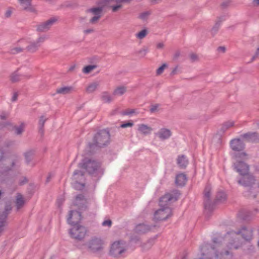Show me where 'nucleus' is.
Returning a JSON list of instances; mask_svg holds the SVG:
<instances>
[{
  "label": "nucleus",
  "mask_w": 259,
  "mask_h": 259,
  "mask_svg": "<svg viewBox=\"0 0 259 259\" xmlns=\"http://www.w3.org/2000/svg\"><path fill=\"white\" fill-rule=\"evenodd\" d=\"M178 194L168 193L162 197L159 201L160 208L154 213V219L156 221H163L171 215V209L169 207L171 202L178 199Z\"/></svg>",
  "instance_id": "nucleus-1"
},
{
  "label": "nucleus",
  "mask_w": 259,
  "mask_h": 259,
  "mask_svg": "<svg viewBox=\"0 0 259 259\" xmlns=\"http://www.w3.org/2000/svg\"><path fill=\"white\" fill-rule=\"evenodd\" d=\"M100 164L95 160H91L90 159L86 160L82 163L79 164V170H75L73 173V179L77 181L82 180L83 179V174L85 171L89 173H93L97 168L99 166ZM84 184L82 183L76 181L74 183V187L77 189H81L84 187Z\"/></svg>",
  "instance_id": "nucleus-2"
},
{
  "label": "nucleus",
  "mask_w": 259,
  "mask_h": 259,
  "mask_svg": "<svg viewBox=\"0 0 259 259\" xmlns=\"http://www.w3.org/2000/svg\"><path fill=\"white\" fill-rule=\"evenodd\" d=\"M235 168L237 171L242 177L241 179L238 181V183L244 186H250L254 183V179L253 177L249 174V167L245 163L238 161L235 164Z\"/></svg>",
  "instance_id": "nucleus-3"
},
{
  "label": "nucleus",
  "mask_w": 259,
  "mask_h": 259,
  "mask_svg": "<svg viewBox=\"0 0 259 259\" xmlns=\"http://www.w3.org/2000/svg\"><path fill=\"white\" fill-rule=\"evenodd\" d=\"M127 247L125 242L115 241L111 245L110 254L114 257H120L126 251Z\"/></svg>",
  "instance_id": "nucleus-4"
},
{
  "label": "nucleus",
  "mask_w": 259,
  "mask_h": 259,
  "mask_svg": "<svg viewBox=\"0 0 259 259\" xmlns=\"http://www.w3.org/2000/svg\"><path fill=\"white\" fill-rule=\"evenodd\" d=\"M104 241L99 237H93L87 243L88 249L92 252H97L102 250L105 247Z\"/></svg>",
  "instance_id": "nucleus-5"
},
{
  "label": "nucleus",
  "mask_w": 259,
  "mask_h": 259,
  "mask_svg": "<svg viewBox=\"0 0 259 259\" xmlns=\"http://www.w3.org/2000/svg\"><path fill=\"white\" fill-rule=\"evenodd\" d=\"M87 229L84 226L80 225L74 226L69 230L70 236L77 240L83 239L87 236Z\"/></svg>",
  "instance_id": "nucleus-6"
},
{
  "label": "nucleus",
  "mask_w": 259,
  "mask_h": 259,
  "mask_svg": "<svg viewBox=\"0 0 259 259\" xmlns=\"http://www.w3.org/2000/svg\"><path fill=\"white\" fill-rule=\"evenodd\" d=\"M109 138V132L106 130H102L95 135L94 140L96 145L101 147L108 143Z\"/></svg>",
  "instance_id": "nucleus-7"
},
{
  "label": "nucleus",
  "mask_w": 259,
  "mask_h": 259,
  "mask_svg": "<svg viewBox=\"0 0 259 259\" xmlns=\"http://www.w3.org/2000/svg\"><path fill=\"white\" fill-rule=\"evenodd\" d=\"M16 156L14 154H11L0 150V161H2L6 165V169H10V167L14 165V160H16Z\"/></svg>",
  "instance_id": "nucleus-8"
},
{
  "label": "nucleus",
  "mask_w": 259,
  "mask_h": 259,
  "mask_svg": "<svg viewBox=\"0 0 259 259\" xmlns=\"http://www.w3.org/2000/svg\"><path fill=\"white\" fill-rule=\"evenodd\" d=\"M81 219V215L79 212L71 210L69 212L67 222L68 224L73 227L74 226L79 225V223L80 222Z\"/></svg>",
  "instance_id": "nucleus-9"
},
{
  "label": "nucleus",
  "mask_w": 259,
  "mask_h": 259,
  "mask_svg": "<svg viewBox=\"0 0 259 259\" xmlns=\"http://www.w3.org/2000/svg\"><path fill=\"white\" fill-rule=\"evenodd\" d=\"M102 9L101 8H93L89 10V14L91 17L89 20V23L91 24H96L101 17Z\"/></svg>",
  "instance_id": "nucleus-10"
},
{
  "label": "nucleus",
  "mask_w": 259,
  "mask_h": 259,
  "mask_svg": "<svg viewBox=\"0 0 259 259\" xmlns=\"http://www.w3.org/2000/svg\"><path fill=\"white\" fill-rule=\"evenodd\" d=\"M130 0H107V4L111 8L112 12L118 11L122 7L123 3H128Z\"/></svg>",
  "instance_id": "nucleus-11"
},
{
  "label": "nucleus",
  "mask_w": 259,
  "mask_h": 259,
  "mask_svg": "<svg viewBox=\"0 0 259 259\" xmlns=\"http://www.w3.org/2000/svg\"><path fill=\"white\" fill-rule=\"evenodd\" d=\"M87 203V200L84 198V196L79 195L76 197L72 206L74 207V209L76 207H78L81 209L86 207Z\"/></svg>",
  "instance_id": "nucleus-12"
},
{
  "label": "nucleus",
  "mask_w": 259,
  "mask_h": 259,
  "mask_svg": "<svg viewBox=\"0 0 259 259\" xmlns=\"http://www.w3.org/2000/svg\"><path fill=\"white\" fill-rule=\"evenodd\" d=\"M232 149L236 151H241L244 147V145L240 139H234L231 141L230 143Z\"/></svg>",
  "instance_id": "nucleus-13"
},
{
  "label": "nucleus",
  "mask_w": 259,
  "mask_h": 259,
  "mask_svg": "<svg viewBox=\"0 0 259 259\" xmlns=\"http://www.w3.org/2000/svg\"><path fill=\"white\" fill-rule=\"evenodd\" d=\"M156 135L161 140H165L169 138L171 136V131L167 128H161Z\"/></svg>",
  "instance_id": "nucleus-14"
},
{
  "label": "nucleus",
  "mask_w": 259,
  "mask_h": 259,
  "mask_svg": "<svg viewBox=\"0 0 259 259\" xmlns=\"http://www.w3.org/2000/svg\"><path fill=\"white\" fill-rule=\"evenodd\" d=\"M32 0H18L19 4L22 8L28 11L34 12L35 8L31 5Z\"/></svg>",
  "instance_id": "nucleus-15"
},
{
  "label": "nucleus",
  "mask_w": 259,
  "mask_h": 259,
  "mask_svg": "<svg viewBox=\"0 0 259 259\" xmlns=\"http://www.w3.org/2000/svg\"><path fill=\"white\" fill-rule=\"evenodd\" d=\"M56 21L55 19H51L46 22L40 24L37 27V29L40 31H47L50 29L54 23Z\"/></svg>",
  "instance_id": "nucleus-16"
},
{
  "label": "nucleus",
  "mask_w": 259,
  "mask_h": 259,
  "mask_svg": "<svg viewBox=\"0 0 259 259\" xmlns=\"http://www.w3.org/2000/svg\"><path fill=\"white\" fill-rule=\"evenodd\" d=\"M56 21L55 19H51L46 22L40 24L37 27V29L40 31H47L50 29L54 23Z\"/></svg>",
  "instance_id": "nucleus-17"
},
{
  "label": "nucleus",
  "mask_w": 259,
  "mask_h": 259,
  "mask_svg": "<svg viewBox=\"0 0 259 259\" xmlns=\"http://www.w3.org/2000/svg\"><path fill=\"white\" fill-rule=\"evenodd\" d=\"M138 130L140 134L148 135L152 133L153 129L146 124H140L138 125Z\"/></svg>",
  "instance_id": "nucleus-18"
},
{
  "label": "nucleus",
  "mask_w": 259,
  "mask_h": 259,
  "mask_svg": "<svg viewBox=\"0 0 259 259\" xmlns=\"http://www.w3.org/2000/svg\"><path fill=\"white\" fill-rule=\"evenodd\" d=\"M243 137L249 142H256L259 141V134L256 133H248L243 135Z\"/></svg>",
  "instance_id": "nucleus-19"
},
{
  "label": "nucleus",
  "mask_w": 259,
  "mask_h": 259,
  "mask_svg": "<svg viewBox=\"0 0 259 259\" xmlns=\"http://www.w3.org/2000/svg\"><path fill=\"white\" fill-rule=\"evenodd\" d=\"M177 164L181 168H185L188 164V160L183 155H180L177 158Z\"/></svg>",
  "instance_id": "nucleus-20"
},
{
  "label": "nucleus",
  "mask_w": 259,
  "mask_h": 259,
  "mask_svg": "<svg viewBox=\"0 0 259 259\" xmlns=\"http://www.w3.org/2000/svg\"><path fill=\"white\" fill-rule=\"evenodd\" d=\"M187 177L184 174L178 175L176 178V183L179 186L184 185L187 182Z\"/></svg>",
  "instance_id": "nucleus-21"
},
{
  "label": "nucleus",
  "mask_w": 259,
  "mask_h": 259,
  "mask_svg": "<svg viewBox=\"0 0 259 259\" xmlns=\"http://www.w3.org/2000/svg\"><path fill=\"white\" fill-rule=\"evenodd\" d=\"M99 82L98 81H94L90 83L86 88V92L88 93H92L95 92L99 87Z\"/></svg>",
  "instance_id": "nucleus-22"
},
{
  "label": "nucleus",
  "mask_w": 259,
  "mask_h": 259,
  "mask_svg": "<svg viewBox=\"0 0 259 259\" xmlns=\"http://www.w3.org/2000/svg\"><path fill=\"white\" fill-rule=\"evenodd\" d=\"M149 228L144 224H139L135 228V231L139 234H142L147 232Z\"/></svg>",
  "instance_id": "nucleus-23"
},
{
  "label": "nucleus",
  "mask_w": 259,
  "mask_h": 259,
  "mask_svg": "<svg viewBox=\"0 0 259 259\" xmlns=\"http://www.w3.org/2000/svg\"><path fill=\"white\" fill-rule=\"evenodd\" d=\"M24 204V200L23 196L18 194L16 196V205L18 209L21 208Z\"/></svg>",
  "instance_id": "nucleus-24"
},
{
  "label": "nucleus",
  "mask_w": 259,
  "mask_h": 259,
  "mask_svg": "<svg viewBox=\"0 0 259 259\" xmlns=\"http://www.w3.org/2000/svg\"><path fill=\"white\" fill-rule=\"evenodd\" d=\"M72 90L73 88L71 87H64L58 89L56 92L58 94H66L70 93Z\"/></svg>",
  "instance_id": "nucleus-25"
},
{
  "label": "nucleus",
  "mask_w": 259,
  "mask_h": 259,
  "mask_svg": "<svg viewBox=\"0 0 259 259\" xmlns=\"http://www.w3.org/2000/svg\"><path fill=\"white\" fill-rule=\"evenodd\" d=\"M97 66L96 65H89L84 67L82 71L84 74H89L96 69Z\"/></svg>",
  "instance_id": "nucleus-26"
},
{
  "label": "nucleus",
  "mask_w": 259,
  "mask_h": 259,
  "mask_svg": "<svg viewBox=\"0 0 259 259\" xmlns=\"http://www.w3.org/2000/svg\"><path fill=\"white\" fill-rule=\"evenodd\" d=\"M101 99L104 103H109L112 100V97L108 92H103L101 95Z\"/></svg>",
  "instance_id": "nucleus-27"
},
{
  "label": "nucleus",
  "mask_w": 259,
  "mask_h": 259,
  "mask_svg": "<svg viewBox=\"0 0 259 259\" xmlns=\"http://www.w3.org/2000/svg\"><path fill=\"white\" fill-rule=\"evenodd\" d=\"M126 88L124 87H119L117 88L113 92V95L121 96L126 92Z\"/></svg>",
  "instance_id": "nucleus-28"
},
{
  "label": "nucleus",
  "mask_w": 259,
  "mask_h": 259,
  "mask_svg": "<svg viewBox=\"0 0 259 259\" xmlns=\"http://www.w3.org/2000/svg\"><path fill=\"white\" fill-rule=\"evenodd\" d=\"M39 46L36 44V42H34L31 44H30L29 46H27L26 47V48L28 50V51L33 53L36 51L38 48Z\"/></svg>",
  "instance_id": "nucleus-29"
},
{
  "label": "nucleus",
  "mask_w": 259,
  "mask_h": 259,
  "mask_svg": "<svg viewBox=\"0 0 259 259\" xmlns=\"http://www.w3.org/2000/svg\"><path fill=\"white\" fill-rule=\"evenodd\" d=\"M234 124V122L233 121H227L222 125V130L223 131H226L228 128L233 126Z\"/></svg>",
  "instance_id": "nucleus-30"
},
{
  "label": "nucleus",
  "mask_w": 259,
  "mask_h": 259,
  "mask_svg": "<svg viewBox=\"0 0 259 259\" xmlns=\"http://www.w3.org/2000/svg\"><path fill=\"white\" fill-rule=\"evenodd\" d=\"M147 34V31L145 29H143L140 31L139 32L137 33L136 34V36L137 38L139 39H143L144 38Z\"/></svg>",
  "instance_id": "nucleus-31"
},
{
  "label": "nucleus",
  "mask_w": 259,
  "mask_h": 259,
  "mask_svg": "<svg viewBox=\"0 0 259 259\" xmlns=\"http://www.w3.org/2000/svg\"><path fill=\"white\" fill-rule=\"evenodd\" d=\"M24 127L25 125L23 123H22L19 126L14 127L15 134L17 135L21 134L23 132Z\"/></svg>",
  "instance_id": "nucleus-32"
},
{
  "label": "nucleus",
  "mask_w": 259,
  "mask_h": 259,
  "mask_svg": "<svg viewBox=\"0 0 259 259\" xmlns=\"http://www.w3.org/2000/svg\"><path fill=\"white\" fill-rule=\"evenodd\" d=\"M10 78L12 82H16L19 81L21 79V77L17 73H14L11 75Z\"/></svg>",
  "instance_id": "nucleus-33"
},
{
  "label": "nucleus",
  "mask_w": 259,
  "mask_h": 259,
  "mask_svg": "<svg viewBox=\"0 0 259 259\" xmlns=\"http://www.w3.org/2000/svg\"><path fill=\"white\" fill-rule=\"evenodd\" d=\"M46 120L47 119L44 116L40 117L38 123L40 131L42 130Z\"/></svg>",
  "instance_id": "nucleus-34"
},
{
  "label": "nucleus",
  "mask_w": 259,
  "mask_h": 259,
  "mask_svg": "<svg viewBox=\"0 0 259 259\" xmlns=\"http://www.w3.org/2000/svg\"><path fill=\"white\" fill-rule=\"evenodd\" d=\"M47 39V37L46 35H42L39 36L38 39L36 40V42L39 47L40 44L45 42V41Z\"/></svg>",
  "instance_id": "nucleus-35"
},
{
  "label": "nucleus",
  "mask_w": 259,
  "mask_h": 259,
  "mask_svg": "<svg viewBox=\"0 0 259 259\" xmlns=\"http://www.w3.org/2000/svg\"><path fill=\"white\" fill-rule=\"evenodd\" d=\"M226 198V195L225 193L221 192L218 194L217 199L220 201H223Z\"/></svg>",
  "instance_id": "nucleus-36"
},
{
  "label": "nucleus",
  "mask_w": 259,
  "mask_h": 259,
  "mask_svg": "<svg viewBox=\"0 0 259 259\" xmlns=\"http://www.w3.org/2000/svg\"><path fill=\"white\" fill-rule=\"evenodd\" d=\"M166 66H167L165 64H163L162 65L159 67L156 70L157 75H160L162 74Z\"/></svg>",
  "instance_id": "nucleus-37"
},
{
  "label": "nucleus",
  "mask_w": 259,
  "mask_h": 259,
  "mask_svg": "<svg viewBox=\"0 0 259 259\" xmlns=\"http://www.w3.org/2000/svg\"><path fill=\"white\" fill-rule=\"evenodd\" d=\"M111 225H112V222L110 220H107L104 221L102 223V225L103 226L110 227L111 226Z\"/></svg>",
  "instance_id": "nucleus-38"
},
{
  "label": "nucleus",
  "mask_w": 259,
  "mask_h": 259,
  "mask_svg": "<svg viewBox=\"0 0 259 259\" xmlns=\"http://www.w3.org/2000/svg\"><path fill=\"white\" fill-rule=\"evenodd\" d=\"M23 48L16 47L12 50L13 53H18L22 51Z\"/></svg>",
  "instance_id": "nucleus-39"
},
{
  "label": "nucleus",
  "mask_w": 259,
  "mask_h": 259,
  "mask_svg": "<svg viewBox=\"0 0 259 259\" xmlns=\"http://www.w3.org/2000/svg\"><path fill=\"white\" fill-rule=\"evenodd\" d=\"M133 125H134V124L133 122H128L127 123L121 124V127L122 128H126L127 127H132L133 126Z\"/></svg>",
  "instance_id": "nucleus-40"
},
{
  "label": "nucleus",
  "mask_w": 259,
  "mask_h": 259,
  "mask_svg": "<svg viewBox=\"0 0 259 259\" xmlns=\"http://www.w3.org/2000/svg\"><path fill=\"white\" fill-rule=\"evenodd\" d=\"M12 14V10L11 9H9L6 11V12L5 14V16L6 17L8 18L11 16Z\"/></svg>",
  "instance_id": "nucleus-41"
},
{
  "label": "nucleus",
  "mask_w": 259,
  "mask_h": 259,
  "mask_svg": "<svg viewBox=\"0 0 259 259\" xmlns=\"http://www.w3.org/2000/svg\"><path fill=\"white\" fill-rule=\"evenodd\" d=\"M164 44L162 42H159L156 44V48L158 49H162L164 48Z\"/></svg>",
  "instance_id": "nucleus-42"
},
{
  "label": "nucleus",
  "mask_w": 259,
  "mask_h": 259,
  "mask_svg": "<svg viewBox=\"0 0 259 259\" xmlns=\"http://www.w3.org/2000/svg\"><path fill=\"white\" fill-rule=\"evenodd\" d=\"M94 31V29L93 28H90L84 30L83 32L85 34H89L93 32Z\"/></svg>",
  "instance_id": "nucleus-43"
},
{
  "label": "nucleus",
  "mask_w": 259,
  "mask_h": 259,
  "mask_svg": "<svg viewBox=\"0 0 259 259\" xmlns=\"http://www.w3.org/2000/svg\"><path fill=\"white\" fill-rule=\"evenodd\" d=\"M218 51L220 53H225L226 48L224 47H220L218 48Z\"/></svg>",
  "instance_id": "nucleus-44"
},
{
  "label": "nucleus",
  "mask_w": 259,
  "mask_h": 259,
  "mask_svg": "<svg viewBox=\"0 0 259 259\" xmlns=\"http://www.w3.org/2000/svg\"><path fill=\"white\" fill-rule=\"evenodd\" d=\"M190 58H191V59L193 61H194L197 60L198 57L195 54H191V56H190Z\"/></svg>",
  "instance_id": "nucleus-45"
},
{
  "label": "nucleus",
  "mask_w": 259,
  "mask_h": 259,
  "mask_svg": "<svg viewBox=\"0 0 259 259\" xmlns=\"http://www.w3.org/2000/svg\"><path fill=\"white\" fill-rule=\"evenodd\" d=\"M17 98H18L17 93H14L12 97V101H16L17 100Z\"/></svg>",
  "instance_id": "nucleus-46"
},
{
  "label": "nucleus",
  "mask_w": 259,
  "mask_h": 259,
  "mask_svg": "<svg viewBox=\"0 0 259 259\" xmlns=\"http://www.w3.org/2000/svg\"><path fill=\"white\" fill-rule=\"evenodd\" d=\"M8 114H7V113H2L1 115H0V118L1 119H5L7 117H8Z\"/></svg>",
  "instance_id": "nucleus-47"
},
{
  "label": "nucleus",
  "mask_w": 259,
  "mask_h": 259,
  "mask_svg": "<svg viewBox=\"0 0 259 259\" xmlns=\"http://www.w3.org/2000/svg\"><path fill=\"white\" fill-rule=\"evenodd\" d=\"M64 201V198L63 197L58 199L57 200V203L59 205H60L62 203H63Z\"/></svg>",
  "instance_id": "nucleus-48"
},
{
  "label": "nucleus",
  "mask_w": 259,
  "mask_h": 259,
  "mask_svg": "<svg viewBox=\"0 0 259 259\" xmlns=\"http://www.w3.org/2000/svg\"><path fill=\"white\" fill-rule=\"evenodd\" d=\"M157 108H158L157 105H154L151 107L150 110L152 112H154L156 110Z\"/></svg>",
  "instance_id": "nucleus-49"
},
{
  "label": "nucleus",
  "mask_w": 259,
  "mask_h": 259,
  "mask_svg": "<svg viewBox=\"0 0 259 259\" xmlns=\"http://www.w3.org/2000/svg\"><path fill=\"white\" fill-rule=\"evenodd\" d=\"M253 4L255 6H259V0H253Z\"/></svg>",
  "instance_id": "nucleus-50"
},
{
  "label": "nucleus",
  "mask_w": 259,
  "mask_h": 259,
  "mask_svg": "<svg viewBox=\"0 0 259 259\" xmlns=\"http://www.w3.org/2000/svg\"><path fill=\"white\" fill-rule=\"evenodd\" d=\"M11 209H12V206H11V204L7 205L6 208V211H7V213H8L7 211L11 210Z\"/></svg>",
  "instance_id": "nucleus-51"
},
{
  "label": "nucleus",
  "mask_w": 259,
  "mask_h": 259,
  "mask_svg": "<svg viewBox=\"0 0 259 259\" xmlns=\"http://www.w3.org/2000/svg\"><path fill=\"white\" fill-rule=\"evenodd\" d=\"M207 188H206L205 190V196L206 197L208 198L209 197V192H207Z\"/></svg>",
  "instance_id": "nucleus-52"
},
{
  "label": "nucleus",
  "mask_w": 259,
  "mask_h": 259,
  "mask_svg": "<svg viewBox=\"0 0 259 259\" xmlns=\"http://www.w3.org/2000/svg\"><path fill=\"white\" fill-rule=\"evenodd\" d=\"M146 15H147L146 13L142 14V15H140V18L141 19H144L145 18V17L146 16Z\"/></svg>",
  "instance_id": "nucleus-53"
},
{
  "label": "nucleus",
  "mask_w": 259,
  "mask_h": 259,
  "mask_svg": "<svg viewBox=\"0 0 259 259\" xmlns=\"http://www.w3.org/2000/svg\"><path fill=\"white\" fill-rule=\"evenodd\" d=\"M242 156L244 158L247 157V155L245 153H241V154H240L239 156Z\"/></svg>",
  "instance_id": "nucleus-54"
},
{
  "label": "nucleus",
  "mask_w": 259,
  "mask_h": 259,
  "mask_svg": "<svg viewBox=\"0 0 259 259\" xmlns=\"http://www.w3.org/2000/svg\"><path fill=\"white\" fill-rule=\"evenodd\" d=\"M24 42H25V41L23 40H22L19 42L20 44L21 45H22Z\"/></svg>",
  "instance_id": "nucleus-55"
},
{
  "label": "nucleus",
  "mask_w": 259,
  "mask_h": 259,
  "mask_svg": "<svg viewBox=\"0 0 259 259\" xmlns=\"http://www.w3.org/2000/svg\"><path fill=\"white\" fill-rule=\"evenodd\" d=\"M31 74H28V75H26V78H29L31 77Z\"/></svg>",
  "instance_id": "nucleus-56"
},
{
  "label": "nucleus",
  "mask_w": 259,
  "mask_h": 259,
  "mask_svg": "<svg viewBox=\"0 0 259 259\" xmlns=\"http://www.w3.org/2000/svg\"><path fill=\"white\" fill-rule=\"evenodd\" d=\"M152 1L155 2H156V3H157V2H158L160 1L161 0H152Z\"/></svg>",
  "instance_id": "nucleus-57"
},
{
  "label": "nucleus",
  "mask_w": 259,
  "mask_h": 259,
  "mask_svg": "<svg viewBox=\"0 0 259 259\" xmlns=\"http://www.w3.org/2000/svg\"><path fill=\"white\" fill-rule=\"evenodd\" d=\"M257 55H258L259 54V48L257 49V53H256Z\"/></svg>",
  "instance_id": "nucleus-58"
},
{
  "label": "nucleus",
  "mask_w": 259,
  "mask_h": 259,
  "mask_svg": "<svg viewBox=\"0 0 259 259\" xmlns=\"http://www.w3.org/2000/svg\"><path fill=\"white\" fill-rule=\"evenodd\" d=\"M258 246L259 247V240H258Z\"/></svg>",
  "instance_id": "nucleus-59"
}]
</instances>
